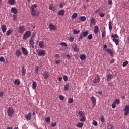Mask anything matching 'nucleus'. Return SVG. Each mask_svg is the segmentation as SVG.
Instances as JSON below:
<instances>
[{"label": "nucleus", "mask_w": 129, "mask_h": 129, "mask_svg": "<svg viewBox=\"0 0 129 129\" xmlns=\"http://www.w3.org/2000/svg\"><path fill=\"white\" fill-rule=\"evenodd\" d=\"M15 55L16 57H20V56H22V52H21V50L20 49H16Z\"/></svg>", "instance_id": "1a4fd4ad"}, {"label": "nucleus", "mask_w": 129, "mask_h": 129, "mask_svg": "<svg viewBox=\"0 0 129 129\" xmlns=\"http://www.w3.org/2000/svg\"><path fill=\"white\" fill-rule=\"evenodd\" d=\"M80 58L82 61H84V60L86 59V55L84 54H81L80 56Z\"/></svg>", "instance_id": "4be33fe9"}, {"label": "nucleus", "mask_w": 129, "mask_h": 129, "mask_svg": "<svg viewBox=\"0 0 129 129\" xmlns=\"http://www.w3.org/2000/svg\"><path fill=\"white\" fill-rule=\"evenodd\" d=\"M84 114L83 113L82 111H79V115H80V116H83V115Z\"/></svg>", "instance_id": "5fc2aeb1"}, {"label": "nucleus", "mask_w": 129, "mask_h": 129, "mask_svg": "<svg viewBox=\"0 0 129 129\" xmlns=\"http://www.w3.org/2000/svg\"><path fill=\"white\" fill-rule=\"evenodd\" d=\"M72 48L74 52H78V49L77 48V45H76V44H73L72 45Z\"/></svg>", "instance_id": "6ab92c4d"}, {"label": "nucleus", "mask_w": 129, "mask_h": 129, "mask_svg": "<svg viewBox=\"0 0 129 129\" xmlns=\"http://www.w3.org/2000/svg\"><path fill=\"white\" fill-rule=\"evenodd\" d=\"M39 69V66H36L35 68V72L36 73H38V71Z\"/></svg>", "instance_id": "13d9d810"}, {"label": "nucleus", "mask_w": 129, "mask_h": 129, "mask_svg": "<svg viewBox=\"0 0 129 129\" xmlns=\"http://www.w3.org/2000/svg\"><path fill=\"white\" fill-rule=\"evenodd\" d=\"M109 30H110V31L112 30V22H111V21L109 22Z\"/></svg>", "instance_id": "7c9ffc66"}, {"label": "nucleus", "mask_w": 129, "mask_h": 129, "mask_svg": "<svg viewBox=\"0 0 129 129\" xmlns=\"http://www.w3.org/2000/svg\"><path fill=\"white\" fill-rule=\"evenodd\" d=\"M23 32H25V27H24V26H21L19 27L18 32L22 34Z\"/></svg>", "instance_id": "0eeeda50"}, {"label": "nucleus", "mask_w": 129, "mask_h": 129, "mask_svg": "<svg viewBox=\"0 0 129 129\" xmlns=\"http://www.w3.org/2000/svg\"><path fill=\"white\" fill-rule=\"evenodd\" d=\"M107 53H109L111 55V56H112L113 55V53L112 52V50L110 49H107Z\"/></svg>", "instance_id": "f704fd0d"}, {"label": "nucleus", "mask_w": 129, "mask_h": 129, "mask_svg": "<svg viewBox=\"0 0 129 129\" xmlns=\"http://www.w3.org/2000/svg\"><path fill=\"white\" fill-rule=\"evenodd\" d=\"M111 37V38H113V39H118L119 38L117 34H112Z\"/></svg>", "instance_id": "72a5a7b5"}, {"label": "nucleus", "mask_w": 129, "mask_h": 129, "mask_svg": "<svg viewBox=\"0 0 129 129\" xmlns=\"http://www.w3.org/2000/svg\"><path fill=\"white\" fill-rule=\"evenodd\" d=\"M39 47L41 49H43L44 48V42L43 41L39 42Z\"/></svg>", "instance_id": "2f4dec72"}, {"label": "nucleus", "mask_w": 129, "mask_h": 129, "mask_svg": "<svg viewBox=\"0 0 129 129\" xmlns=\"http://www.w3.org/2000/svg\"><path fill=\"white\" fill-rule=\"evenodd\" d=\"M32 16H38V11L35 9H30Z\"/></svg>", "instance_id": "9d476101"}, {"label": "nucleus", "mask_w": 129, "mask_h": 129, "mask_svg": "<svg viewBox=\"0 0 129 129\" xmlns=\"http://www.w3.org/2000/svg\"><path fill=\"white\" fill-rule=\"evenodd\" d=\"M91 100L92 104L94 105V106H95V105H96V99H95V97L92 96L91 98Z\"/></svg>", "instance_id": "6e6552de"}, {"label": "nucleus", "mask_w": 129, "mask_h": 129, "mask_svg": "<svg viewBox=\"0 0 129 129\" xmlns=\"http://www.w3.org/2000/svg\"><path fill=\"white\" fill-rule=\"evenodd\" d=\"M8 115L9 117H12L15 113V110L11 107H9L7 110Z\"/></svg>", "instance_id": "f03ea898"}, {"label": "nucleus", "mask_w": 129, "mask_h": 129, "mask_svg": "<svg viewBox=\"0 0 129 129\" xmlns=\"http://www.w3.org/2000/svg\"><path fill=\"white\" fill-rule=\"evenodd\" d=\"M79 20L82 21V22H85V21H86V17L85 16H80L79 17Z\"/></svg>", "instance_id": "b1692460"}, {"label": "nucleus", "mask_w": 129, "mask_h": 129, "mask_svg": "<svg viewBox=\"0 0 129 129\" xmlns=\"http://www.w3.org/2000/svg\"><path fill=\"white\" fill-rule=\"evenodd\" d=\"M31 36V31H28L23 35V40H27Z\"/></svg>", "instance_id": "7ed1b4c3"}, {"label": "nucleus", "mask_w": 129, "mask_h": 129, "mask_svg": "<svg viewBox=\"0 0 129 129\" xmlns=\"http://www.w3.org/2000/svg\"><path fill=\"white\" fill-rule=\"evenodd\" d=\"M128 64V61H126L123 63L122 66L123 67H125Z\"/></svg>", "instance_id": "49530a36"}, {"label": "nucleus", "mask_w": 129, "mask_h": 129, "mask_svg": "<svg viewBox=\"0 0 129 129\" xmlns=\"http://www.w3.org/2000/svg\"><path fill=\"white\" fill-rule=\"evenodd\" d=\"M63 79L64 81H67L68 80V77L67 75H64L63 77Z\"/></svg>", "instance_id": "09e8293b"}, {"label": "nucleus", "mask_w": 129, "mask_h": 129, "mask_svg": "<svg viewBox=\"0 0 129 129\" xmlns=\"http://www.w3.org/2000/svg\"><path fill=\"white\" fill-rule=\"evenodd\" d=\"M88 31H85L84 32H82V33L80 34V37L78 38L79 42H80L82 40V39H83V38H85L87 36H88Z\"/></svg>", "instance_id": "f257e3e1"}, {"label": "nucleus", "mask_w": 129, "mask_h": 129, "mask_svg": "<svg viewBox=\"0 0 129 129\" xmlns=\"http://www.w3.org/2000/svg\"><path fill=\"white\" fill-rule=\"evenodd\" d=\"M11 13H13L14 14H16L18 13V10H17V8L15 7H12L11 8Z\"/></svg>", "instance_id": "ddd939ff"}, {"label": "nucleus", "mask_w": 129, "mask_h": 129, "mask_svg": "<svg viewBox=\"0 0 129 129\" xmlns=\"http://www.w3.org/2000/svg\"><path fill=\"white\" fill-rule=\"evenodd\" d=\"M93 124L95 126H97V125H98V124L97 123V122L95 120L93 121Z\"/></svg>", "instance_id": "de8ad7c7"}, {"label": "nucleus", "mask_w": 129, "mask_h": 129, "mask_svg": "<svg viewBox=\"0 0 129 129\" xmlns=\"http://www.w3.org/2000/svg\"><path fill=\"white\" fill-rule=\"evenodd\" d=\"M55 64H56V65H58L59 64H60V60H57L55 61Z\"/></svg>", "instance_id": "338daca9"}, {"label": "nucleus", "mask_w": 129, "mask_h": 129, "mask_svg": "<svg viewBox=\"0 0 129 129\" xmlns=\"http://www.w3.org/2000/svg\"><path fill=\"white\" fill-rule=\"evenodd\" d=\"M112 40H113V41H114V43H115L116 46H117L118 44H119V42L118 41V40L116 39H113Z\"/></svg>", "instance_id": "e433bc0d"}, {"label": "nucleus", "mask_w": 129, "mask_h": 129, "mask_svg": "<svg viewBox=\"0 0 129 129\" xmlns=\"http://www.w3.org/2000/svg\"><path fill=\"white\" fill-rule=\"evenodd\" d=\"M37 8V4L32 5L30 10H35Z\"/></svg>", "instance_id": "79ce46f5"}, {"label": "nucleus", "mask_w": 129, "mask_h": 129, "mask_svg": "<svg viewBox=\"0 0 129 129\" xmlns=\"http://www.w3.org/2000/svg\"><path fill=\"white\" fill-rule=\"evenodd\" d=\"M36 87H37V83H36V82H33L32 83L33 89H36Z\"/></svg>", "instance_id": "c9c22d12"}, {"label": "nucleus", "mask_w": 129, "mask_h": 129, "mask_svg": "<svg viewBox=\"0 0 129 129\" xmlns=\"http://www.w3.org/2000/svg\"><path fill=\"white\" fill-rule=\"evenodd\" d=\"M12 34V30L9 29L6 33V36H10Z\"/></svg>", "instance_id": "4c0bfd02"}, {"label": "nucleus", "mask_w": 129, "mask_h": 129, "mask_svg": "<svg viewBox=\"0 0 129 129\" xmlns=\"http://www.w3.org/2000/svg\"><path fill=\"white\" fill-rule=\"evenodd\" d=\"M15 3H16V1L15 0L8 1V4H9V5H11V6H12L13 5H15Z\"/></svg>", "instance_id": "a878e982"}, {"label": "nucleus", "mask_w": 129, "mask_h": 129, "mask_svg": "<svg viewBox=\"0 0 129 129\" xmlns=\"http://www.w3.org/2000/svg\"><path fill=\"white\" fill-rule=\"evenodd\" d=\"M22 53H23V55H24V56L28 55V51L27 50V49H26V48H25L24 47H22Z\"/></svg>", "instance_id": "9b49d317"}, {"label": "nucleus", "mask_w": 129, "mask_h": 129, "mask_svg": "<svg viewBox=\"0 0 129 129\" xmlns=\"http://www.w3.org/2000/svg\"><path fill=\"white\" fill-rule=\"evenodd\" d=\"M93 38L92 34H89L88 36V40H91Z\"/></svg>", "instance_id": "603ef678"}, {"label": "nucleus", "mask_w": 129, "mask_h": 129, "mask_svg": "<svg viewBox=\"0 0 129 129\" xmlns=\"http://www.w3.org/2000/svg\"><path fill=\"white\" fill-rule=\"evenodd\" d=\"M25 117L28 121H29V120H31L32 118V113H29L28 114L25 116Z\"/></svg>", "instance_id": "423d86ee"}, {"label": "nucleus", "mask_w": 129, "mask_h": 129, "mask_svg": "<svg viewBox=\"0 0 129 129\" xmlns=\"http://www.w3.org/2000/svg\"><path fill=\"white\" fill-rule=\"evenodd\" d=\"M107 129H113V125H109Z\"/></svg>", "instance_id": "864d4df0"}, {"label": "nucleus", "mask_w": 129, "mask_h": 129, "mask_svg": "<svg viewBox=\"0 0 129 129\" xmlns=\"http://www.w3.org/2000/svg\"><path fill=\"white\" fill-rule=\"evenodd\" d=\"M56 125H57V123L56 122L52 123V124H51V126L52 127H55V126H56Z\"/></svg>", "instance_id": "4d7b16f0"}, {"label": "nucleus", "mask_w": 129, "mask_h": 129, "mask_svg": "<svg viewBox=\"0 0 129 129\" xmlns=\"http://www.w3.org/2000/svg\"><path fill=\"white\" fill-rule=\"evenodd\" d=\"M80 33V30H77L76 29H74L73 31V34L76 35V34H79Z\"/></svg>", "instance_id": "c756f323"}, {"label": "nucleus", "mask_w": 129, "mask_h": 129, "mask_svg": "<svg viewBox=\"0 0 129 129\" xmlns=\"http://www.w3.org/2000/svg\"><path fill=\"white\" fill-rule=\"evenodd\" d=\"M1 29L3 33H6V32L7 31V27H6V25L5 24H3L1 26Z\"/></svg>", "instance_id": "f8f14e48"}, {"label": "nucleus", "mask_w": 129, "mask_h": 129, "mask_svg": "<svg viewBox=\"0 0 129 129\" xmlns=\"http://www.w3.org/2000/svg\"><path fill=\"white\" fill-rule=\"evenodd\" d=\"M38 55L39 57H44L46 55V51L44 50H40L38 52Z\"/></svg>", "instance_id": "20e7f679"}, {"label": "nucleus", "mask_w": 129, "mask_h": 129, "mask_svg": "<svg viewBox=\"0 0 129 129\" xmlns=\"http://www.w3.org/2000/svg\"><path fill=\"white\" fill-rule=\"evenodd\" d=\"M99 31V27H98V26H95L94 33L95 34H98V31Z\"/></svg>", "instance_id": "bb28decb"}, {"label": "nucleus", "mask_w": 129, "mask_h": 129, "mask_svg": "<svg viewBox=\"0 0 129 129\" xmlns=\"http://www.w3.org/2000/svg\"><path fill=\"white\" fill-rule=\"evenodd\" d=\"M113 77V76L111 75V74H108L107 75V80L109 81L111 80Z\"/></svg>", "instance_id": "dca6fc26"}, {"label": "nucleus", "mask_w": 129, "mask_h": 129, "mask_svg": "<svg viewBox=\"0 0 129 129\" xmlns=\"http://www.w3.org/2000/svg\"><path fill=\"white\" fill-rule=\"evenodd\" d=\"M83 123H78L77 125V127H82L83 126Z\"/></svg>", "instance_id": "ea45409f"}, {"label": "nucleus", "mask_w": 129, "mask_h": 129, "mask_svg": "<svg viewBox=\"0 0 129 129\" xmlns=\"http://www.w3.org/2000/svg\"><path fill=\"white\" fill-rule=\"evenodd\" d=\"M44 79H47V78H49V74L47 72H44L42 74Z\"/></svg>", "instance_id": "2eb2a0df"}, {"label": "nucleus", "mask_w": 129, "mask_h": 129, "mask_svg": "<svg viewBox=\"0 0 129 129\" xmlns=\"http://www.w3.org/2000/svg\"><path fill=\"white\" fill-rule=\"evenodd\" d=\"M65 14V11L64 10H61L58 12V15L59 16H64V14Z\"/></svg>", "instance_id": "aec40b11"}, {"label": "nucleus", "mask_w": 129, "mask_h": 129, "mask_svg": "<svg viewBox=\"0 0 129 129\" xmlns=\"http://www.w3.org/2000/svg\"><path fill=\"white\" fill-rule=\"evenodd\" d=\"M49 28H50L51 30H56V29H57L56 26L53 25V24L52 23H50L49 24Z\"/></svg>", "instance_id": "a211bd4d"}, {"label": "nucleus", "mask_w": 129, "mask_h": 129, "mask_svg": "<svg viewBox=\"0 0 129 129\" xmlns=\"http://www.w3.org/2000/svg\"><path fill=\"white\" fill-rule=\"evenodd\" d=\"M114 103L116 104H119L120 103V100L119 99H116Z\"/></svg>", "instance_id": "c03bdc74"}, {"label": "nucleus", "mask_w": 129, "mask_h": 129, "mask_svg": "<svg viewBox=\"0 0 129 129\" xmlns=\"http://www.w3.org/2000/svg\"><path fill=\"white\" fill-rule=\"evenodd\" d=\"M61 46H64V47H67V44L65 42H62L61 43Z\"/></svg>", "instance_id": "e2e57ef3"}, {"label": "nucleus", "mask_w": 129, "mask_h": 129, "mask_svg": "<svg viewBox=\"0 0 129 129\" xmlns=\"http://www.w3.org/2000/svg\"><path fill=\"white\" fill-rule=\"evenodd\" d=\"M13 20H16V18H17V15L14 14V15H13Z\"/></svg>", "instance_id": "69168bd1"}, {"label": "nucleus", "mask_w": 129, "mask_h": 129, "mask_svg": "<svg viewBox=\"0 0 129 129\" xmlns=\"http://www.w3.org/2000/svg\"><path fill=\"white\" fill-rule=\"evenodd\" d=\"M115 107H116V104H115V103L114 102L112 104V108H115Z\"/></svg>", "instance_id": "680f3d73"}, {"label": "nucleus", "mask_w": 129, "mask_h": 129, "mask_svg": "<svg viewBox=\"0 0 129 129\" xmlns=\"http://www.w3.org/2000/svg\"><path fill=\"white\" fill-rule=\"evenodd\" d=\"M30 46H32V48H34V45H35V42H34L32 38L30 39Z\"/></svg>", "instance_id": "5701e85b"}, {"label": "nucleus", "mask_w": 129, "mask_h": 129, "mask_svg": "<svg viewBox=\"0 0 129 129\" xmlns=\"http://www.w3.org/2000/svg\"><path fill=\"white\" fill-rule=\"evenodd\" d=\"M73 102V98H70L68 101L69 104H71V103H72Z\"/></svg>", "instance_id": "a18cd8bd"}, {"label": "nucleus", "mask_w": 129, "mask_h": 129, "mask_svg": "<svg viewBox=\"0 0 129 129\" xmlns=\"http://www.w3.org/2000/svg\"><path fill=\"white\" fill-rule=\"evenodd\" d=\"M5 61V58L4 57L2 56L0 57V62H4Z\"/></svg>", "instance_id": "6e6d98bb"}, {"label": "nucleus", "mask_w": 129, "mask_h": 129, "mask_svg": "<svg viewBox=\"0 0 129 129\" xmlns=\"http://www.w3.org/2000/svg\"><path fill=\"white\" fill-rule=\"evenodd\" d=\"M99 16L101 17V18H103L104 16H105V13H100Z\"/></svg>", "instance_id": "052dcab7"}, {"label": "nucleus", "mask_w": 129, "mask_h": 129, "mask_svg": "<svg viewBox=\"0 0 129 129\" xmlns=\"http://www.w3.org/2000/svg\"><path fill=\"white\" fill-rule=\"evenodd\" d=\"M75 18H77V13H74L72 16V19H75Z\"/></svg>", "instance_id": "a19ab883"}, {"label": "nucleus", "mask_w": 129, "mask_h": 129, "mask_svg": "<svg viewBox=\"0 0 129 129\" xmlns=\"http://www.w3.org/2000/svg\"><path fill=\"white\" fill-rule=\"evenodd\" d=\"M59 99H60V100L63 101V100H64V99H65V97L63 95H60L59 96Z\"/></svg>", "instance_id": "8fccbe9b"}, {"label": "nucleus", "mask_w": 129, "mask_h": 129, "mask_svg": "<svg viewBox=\"0 0 129 129\" xmlns=\"http://www.w3.org/2000/svg\"><path fill=\"white\" fill-rule=\"evenodd\" d=\"M124 112V115H128L129 114V105H127L125 107V108L123 110Z\"/></svg>", "instance_id": "39448f33"}, {"label": "nucleus", "mask_w": 129, "mask_h": 129, "mask_svg": "<svg viewBox=\"0 0 129 129\" xmlns=\"http://www.w3.org/2000/svg\"><path fill=\"white\" fill-rule=\"evenodd\" d=\"M90 22L92 25H95L96 24V20L93 17L91 19Z\"/></svg>", "instance_id": "f3484780"}, {"label": "nucleus", "mask_w": 129, "mask_h": 129, "mask_svg": "<svg viewBox=\"0 0 129 129\" xmlns=\"http://www.w3.org/2000/svg\"><path fill=\"white\" fill-rule=\"evenodd\" d=\"M85 119H86V117H85V116H83L80 119V121H85Z\"/></svg>", "instance_id": "3c124183"}, {"label": "nucleus", "mask_w": 129, "mask_h": 129, "mask_svg": "<svg viewBox=\"0 0 129 129\" xmlns=\"http://www.w3.org/2000/svg\"><path fill=\"white\" fill-rule=\"evenodd\" d=\"M4 96V92L1 91L0 92V97L2 98Z\"/></svg>", "instance_id": "0e129e2a"}, {"label": "nucleus", "mask_w": 129, "mask_h": 129, "mask_svg": "<svg viewBox=\"0 0 129 129\" xmlns=\"http://www.w3.org/2000/svg\"><path fill=\"white\" fill-rule=\"evenodd\" d=\"M69 40L70 42H73V41L74 40V37H71L70 38V39Z\"/></svg>", "instance_id": "bf43d9fd"}, {"label": "nucleus", "mask_w": 129, "mask_h": 129, "mask_svg": "<svg viewBox=\"0 0 129 129\" xmlns=\"http://www.w3.org/2000/svg\"><path fill=\"white\" fill-rule=\"evenodd\" d=\"M69 90V84H66L64 85V90Z\"/></svg>", "instance_id": "58836bf2"}, {"label": "nucleus", "mask_w": 129, "mask_h": 129, "mask_svg": "<svg viewBox=\"0 0 129 129\" xmlns=\"http://www.w3.org/2000/svg\"><path fill=\"white\" fill-rule=\"evenodd\" d=\"M45 121L47 123H50V122H51V118H50V117H46L45 118Z\"/></svg>", "instance_id": "473e14b6"}, {"label": "nucleus", "mask_w": 129, "mask_h": 129, "mask_svg": "<svg viewBox=\"0 0 129 129\" xmlns=\"http://www.w3.org/2000/svg\"><path fill=\"white\" fill-rule=\"evenodd\" d=\"M100 78H99V76H97L95 78V79L93 80V82L94 83H98V82H100Z\"/></svg>", "instance_id": "4468645a"}, {"label": "nucleus", "mask_w": 129, "mask_h": 129, "mask_svg": "<svg viewBox=\"0 0 129 129\" xmlns=\"http://www.w3.org/2000/svg\"><path fill=\"white\" fill-rule=\"evenodd\" d=\"M27 72L26 70L25 69V66H23L22 68V75H25L26 74V73Z\"/></svg>", "instance_id": "412c9836"}, {"label": "nucleus", "mask_w": 129, "mask_h": 129, "mask_svg": "<svg viewBox=\"0 0 129 129\" xmlns=\"http://www.w3.org/2000/svg\"><path fill=\"white\" fill-rule=\"evenodd\" d=\"M14 84H15V85H17L18 86H19V85H20V80L19 79H16L14 81Z\"/></svg>", "instance_id": "cd10ccee"}, {"label": "nucleus", "mask_w": 129, "mask_h": 129, "mask_svg": "<svg viewBox=\"0 0 129 129\" xmlns=\"http://www.w3.org/2000/svg\"><path fill=\"white\" fill-rule=\"evenodd\" d=\"M108 4L109 5H111L112 4V0H108Z\"/></svg>", "instance_id": "774afa93"}, {"label": "nucleus", "mask_w": 129, "mask_h": 129, "mask_svg": "<svg viewBox=\"0 0 129 129\" xmlns=\"http://www.w3.org/2000/svg\"><path fill=\"white\" fill-rule=\"evenodd\" d=\"M49 10H53V11H56V10H57V9H56V7L52 5L49 6Z\"/></svg>", "instance_id": "393cba45"}, {"label": "nucleus", "mask_w": 129, "mask_h": 129, "mask_svg": "<svg viewBox=\"0 0 129 129\" xmlns=\"http://www.w3.org/2000/svg\"><path fill=\"white\" fill-rule=\"evenodd\" d=\"M101 121L102 123H104L105 122V120L104 119V116H102L101 117Z\"/></svg>", "instance_id": "37998d69"}, {"label": "nucleus", "mask_w": 129, "mask_h": 129, "mask_svg": "<svg viewBox=\"0 0 129 129\" xmlns=\"http://www.w3.org/2000/svg\"><path fill=\"white\" fill-rule=\"evenodd\" d=\"M106 35V31L105 29H104L102 32V38H105Z\"/></svg>", "instance_id": "c85d7f7f"}]
</instances>
